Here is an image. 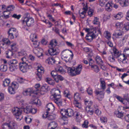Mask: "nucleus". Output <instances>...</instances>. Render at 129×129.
<instances>
[{"label":"nucleus","instance_id":"12","mask_svg":"<svg viewBox=\"0 0 129 129\" xmlns=\"http://www.w3.org/2000/svg\"><path fill=\"white\" fill-rule=\"evenodd\" d=\"M73 54L72 51L69 50L65 49L62 51L61 52V55L62 59L68 56H70Z\"/></svg>","mask_w":129,"mask_h":129},{"label":"nucleus","instance_id":"4","mask_svg":"<svg viewBox=\"0 0 129 129\" xmlns=\"http://www.w3.org/2000/svg\"><path fill=\"white\" fill-rule=\"evenodd\" d=\"M85 30L87 33L85 38L88 42H91L98 36V34L96 33V31L95 30L89 28H86Z\"/></svg>","mask_w":129,"mask_h":129},{"label":"nucleus","instance_id":"45","mask_svg":"<svg viewBox=\"0 0 129 129\" xmlns=\"http://www.w3.org/2000/svg\"><path fill=\"white\" fill-rule=\"evenodd\" d=\"M2 41L3 42L5 43L8 45H10V44L12 43V42H11L8 39L3 38L2 39Z\"/></svg>","mask_w":129,"mask_h":129},{"label":"nucleus","instance_id":"2","mask_svg":"<svg viewBox=\"0 0 129 129\" xmlns=\"http://www.w3.org/2000/svg\"><path fill=\"white\" fill-rule=\"evenodd\" d=\"M32 107L31 106H26V108H24L23 105L21 107L14 108L13 109L12 111L14 115L16 117V118L17 119H19L22 117L21 114L23 111L24 113L26 114L30 113Z\"/></svg>","mask_w":129,"mask_h":129},{"label":"nucleus","instance_id":"57","mask_svg":"<svg viewBox=\"0 0 129 129\" xmlns=\"http://www.w3.org/2000/svg\"><path fill=\"white\" fill-rule=\"evenodd\" d=\"M16 98L17 100H18V102H20V104H21V105H23L22 103L23 100L22 99V96L20 95H18L16 96Z\"/></svg>","mask_w":129,"mask_h":129},{"label":"nucleus","instance_id":"46","mask_svg":"<svg viewBox=\"0 0 129 129\" xmlns=\"http://www.w3.org/2000/svg\"><path fill=\"white\" fill-rule=\"evenodd\" d=\"M7 12L6 11H4L3 12H2L1 11H0V18L2 17H3V16L6 18H9V16H8V15H6V14Z\"/></svg>","mask_w":129,"mask_h":129},{"label":"nucleus","instance_id":"1","mask_svg":"<svg viewBox=\"0 0 129 129\" xmlns=\"http://www.w3.org/2000/svg\"><path fill=\"white\" fill-rule=\"evenodd\" d=\"M63 67L66 70H64L62 67H59L55 68V71L62 74L64 73L66 71H67L69 74L72 76L79 74L82 68V66L81 64L79 65L76 68L69 67L66 65L64 66Z\"/></svg>","mask_w":129,"mask_h":129},{"label":"nucleus","instance_id":"20","mask_svg":"<svg viewBox=\"0 0 129 129\" xmlns=\"http://www.w3.org/2000/svg\"><path fill=\"white\" fill-rule=\"evenodd\" d=\"M57 126V124L55 122H52L49 123L48 125V129H56Z\"/></svg>","mask_w":129,"mask_h":129},{"label":"nucleus","instance_id":"63","mask_svg":"<svg viewBox=\"0 0 129 129\" xmlns=\"http://www.w3.org/2000/svg\"><path fill=\"white\" fill-rule=\"evenodd\" d=\"M21 17L20 14L17 15L16 14H14L12 15V17L18 20Z\"/></svg>","mask_w":129,"mask_h":129},{"label":"nucleus","instance_id":"18","mask_svg":"<svg viewBox=\"0 0 129 129\" xmlns=\"http://www.w3.org/2000/svg\"><path fill=\"white\" fill-rule=\"evenodd\" d=\"M61 97H57L55 98H54V102L57 105L58 107H60L62 106V101L60 99Z\"/></svg>","mask_w":129,"mask_h":129},{"label":"nucleus","instance_id":"43","mask_svg":"<svg viewBox=\"0 0 129 129\" xmlns=\"http://www.w3.org/2000/svg\"><path fill=\"white\" fill-rule=\"evenodd\" d=\"M46 81L49 84L53 85L54 84V81L51 78H47L46 79Z\"/></svg>","mask_w":129,"mask_h":129},{"label":"nucleus","instance_id":"7","mask_svg":"<svg viewBox=\"0 0 129 129\" xmlns=\"http://www.w3.org/2000/svg\"><path fill=\"white\" fill-rule=\"evenodd\" d=\"M44 72V69L42 66L38 67L37 72H36V78L38 81H40L42 79V75Z\"/></svg>","mask_w":129,"mask_h":129},{"label":"nucleus","instance_id":"24","mask_svg":"<svg viewBox=\"0 0 129 129\" xmlns=\"http://www.w3.org/2000/svg\"><path fill=\"white\" fill-rule=\"evenodd\" d=\"M113 5L111 2H108L106 4L105 7V9L108 11H110L111 10V8Z\"/></svg>","mask_w":129,"mask_h":129},{"label":"nucleus","instance_id":"52","mask_svg":"<svg viewBox=\"0 0 129 129\" xmlns=\"http://www.w3.org/2000/svg\"><path fill=\"white\" fill-rule=\"evenodd\" d=\"M123 54H125L126 57L129 56V48L126 47L124 49Z\"/></svg>","mask_w":129,"mask_h":129},{"label":"nucleus","instance_id":"26","mask_svg":"<svg viewBox=\"0 0 129 129\" xmlns=\"http://www.w3.org/2000/svg\"><path fill=\"white\" fill-rule=\"evenodd\" d=\"M100 81V85L101 88L104 90L106 88V83L104 79L103 78H101Z\"/></svg>","mask_w":129,"mask_h":129},{"label":"nucleus","instance_id":"14","mask_svg":"<svg viewBox=\"0 0 129 129\" xmlns=\"http://www.w3.org/2000/svg\"><path fill=\"white\" fill-rule=\"evenodd\" d=\"M46 62L49 64L51 65L56 64L57 61L55 60V58L52 56L51 58H48L46 60Z\"/></svg>","mask_w":129,"mask_h":129},{"label":"nucleus","instance_id":"60","mask_svg":"<svg viewBox=\"0 0 129 129\" xmlns=\"http://www.w3.org/2000/svg\"><path fill=\"white\" fill-rule=\"evenodd\" d=\"M8 38L11 39H13L14 38V33L10 32V31H8Z\"/></svg>","mask_w":129,"mask_h":129},{"label":"nucleus","instance_id":"34","mask_svg":"<svg viewBox=\"0 0 129 129\" xmlns=\"http://www.w3.org/2000/svg\"><path fill=\"white\" fill-rule=\"evenodd\" d=\"M10 80L9 79H5L3 81V85L4 87H7L8 86L10 83Z\"/></svg>","mask_w":129,"mask_h":129},{"label":"nucleus","instance_id":"62","mask_svg":"<svg viewBox=\"0 0 129 129\" xmlns=\"http://www.w3.org/2000/svg\"><path fill=\"white\" fill-rule=\"evenodd\" d=\"M35 57L31 54H30L28 57V60H30L31 61H34L35 60Z\"/></svg>","mask_w":129,"mask_h":129},{"label":"nucleus","instance_id":"47","mask_svg":"<svg viewBox=\"0 0 129 129\" xmlns=\"http://www.w3.org/2000/svg\"><path fill=\"white\" fill-rule=\"evenodd\" d=\"M7 69V67L6 65L2 64L0 66V70L2 71H6Z\"/></svg>","mask_w":129,"mask_h":129},{"label":"nucleus","instance_id":"40","mask_svg":"<svg viewBox=\"0 0 129 129\" xmlns=\"http://www.w3.org/2000/svg\"><path fill=\"white\" fill-rule=\"evenodd\" d=\"M9 66V70L11 72H13L15 71L18 67V66H14L12 65H11Z\"/></svg>","mask_w":129,"mask_h":129},{"label":"nucleus","instance_id":"36","mask_svg":"<svg viewBox=\"0 0 129 129\" xmlns=\"http://www.w3.org/2000/svg\"><path fill=\"white\" fill-rule=\"evenodd\" d=\"M64 79V78L62 76L60 75H58L56 78H54V80L57 83H58L59 81V80L60 81H62Z\"/></svg>","mask_w":129,"mask_h":129},{"label":"nucleus","instance_id":"25","mask_svg":"<svg viewBox=\"0 0 129 129\" xmlns=\"http://www.w3.org/2000/svg\"><path fill=\"white\" fill-rule=\"evenodd\" d=\"M123 25L122 26L121 29L126 31L128 30H129V23H124V22H123Z\"/></svg>","mask_w":129,"mask_h":129},{"label":"nucleus","instance_id":"5","mask_svg":"<svg viewBox=\"0 0 129 129\" xmlns=\"http://www.w3.org/2000/svg\"><path fill=\"white\" fill-rule=\"evenodd\" d=\"M34 22V19L32 17H25L22 21L23 28H25V25L28 26H33Z\"/></svg>","mask_w":129,"mask_h":129},{"label":"nucleus","instance_id":"10","mask_svg":"<svg viewBox=\"0 0 129 129\" xmlns=\"http://www.w3.org/2000/svg\"><path fill=\"white\" fill-rule=\"evenodd\" d=\"M42 117L44 118H47L49 120H53L55 119L56 115L54 114H49L48 112H46L43 114Z\"/></svg>","mask_w":129,"mask_h":129},{"label":"nucleus","instance_id":"27","mask_svg":"<svg viewBox=\"0 0 129 129\" xmlns=\"http://www.w3.org/2000/svg\"><path fill=\"white\" fill-rule=\"evenodd\" d=\"M121 57L120 59H118L120 60V61L122 62V63L124 64L126 63V60L127 58V57L125 54L123 53V55H120Z\"/></svg>","mask_w":129,"mask_h":129},{"label":"nucleus","instance_id":"23","mask_svg":"<svg viewBox=\"0 0 129 129\" xmlns=\"http://www.w3.org/2000/svg\"><path fill=\"white\" fill-rule=\"evenodd\" d=\"M13 55V52L10 50H8L6 52V57L8 58H11Z\"/></svg>","mask_w":129,"mask_h":129},{"label":"nucleus","instance_id":"64","mask_svg":"<svg viewBox=\"0 0 129 129\" xmlns=\"http://www.w3.org/2000/svg\"><path fill=\"white\" fill-rule=\"evenodd\" d=\"M104 35L105 37L107 39H108L111 38L110 34L108 31L105 32H104Z\"/></svg>","mask_w":129,"mask_h":129},{"label":"nucleus","instance_id":"56","mask_svg":"<svg viewBox=\"0 0 129 129\" xmlns=\"http://www.w3.org/2000/svg\"><path fill=\"white\" fill-rule=\"evenodd\" d=\"M114 97L116 98L119 101L122 103L123 104H124V103L123 102V101L124 100L120 96L117 95L116 94H115Z\"/></svg>","mask_w":129,"mask_h":129},{"label":"nucleus","instance_id":"21","mask_svg":"<svg viewBox=\"0 0 129 129\" xmlns=\"http://www.w3.org/2000/svg\"><path fill=\"white\" fill-rule=\"evenodd\" d=\"M66 57H64V58L62 59L64 61L67 63L68 62L70 63L73 57V54H71L70 56H66Z\"/></svg>","mask_w":129,"mask_h":129},{"label":"nucleus","instance_id":"54","mask_svg":"<svg viewBox=\"0 0 129 129\" xmlns=\"http://www.w3.org/2000/svg\"><path fill=\"white\" fill-rule=\"evenodd\" d=\"M74 101H77L80 99V97L78 93H77L75 94L74 95Z\"/></svg>","mask_w":129,"mask_h":129},{"label":"nucleus","instance_id":"59","mask_svg":"<svg viewBox=\"0 0 129 129\" xmlns=\"http://www.w3.org/2000/svg\"><path fill=\"white\" fill-rule=\"evenodd\" d=\"M51 74L54 79V78H56V76L58 75L57 73V72L56 71H52L51 72Z\"/></svg>","mask_w":129,"mask_h":129},{"label":"nucleus","instance_id":"48","mask_svg":"<svg viewBox=\"0 0 129 129\" xmlns=\"http://www.w3.org/2000/svg\"><path fill=\"white\" fill-rule=\"evenodd\" d=\"M91 68H92V70L96 73L98 72L99 71V69L98 66L96 65L91 66Z\"/></svg>","mask_w":129,"mask_h":129},{"label":"nucleus","instance_id":"51","mask_svg":"<svg viewBox=\"0 0 129 129\" xmlns=\"http://www.w3.org/2000/svg\"><path fill=\"white\" fill-rule=\"evenodd\" d=\"M74 104L75 106L78 109H80L81 107V104L77 101H74Z\"/></svg>","mask_w":129,"mask_h":129},{"label":"nucleus","instance_id":"3","mask_svg":"<svg viewBox=\"0 0 129 129\" xmlns=\"http://www.w3.org/2000/svg\"><path fill=\"white\" fill-rule=\"evenodd\" d=\"M21 60L22 61L18 65L19 69L21 71L24 73L27 71L29 69L32 68V62H29L25 57L22 58Z\"/></svg>","mask_w":129,"mask_h":129},{"label":"nucleus","instance_id":"6","mask_svg":"<svg viewBox=\"0 0 129 129\" xmlns=\"http://www.w3.org/2000/svg\"><path fill=\"white\" fill-rule=\"evenodd\" d=\"M16 125L15 122L10 121L8 123H5L2 126L3 129H15V126Z\"/></svg>","mask_w":129,"mask_h":129},{"label":"nucleus","instance_id":"9","mask_svg":"<svg viewBox=\"0 0 129 129\" xmlns=\"http://www.w3.org/2000/svg\"><path fill=\"white\" fill-rule=\"evenodd\" d=\"M52 95L51 97L53 96L54 98L57 97H61L60 95V91L58 89L54 88L52 89L51 91Z\"/></svg>","mask_w":129,"mask_h":129},{"label":"nucleus","instance_id":"39","mask_svg":"<svg viewBox=\"0 0 129 129\" xmlns=\"http://www.w3.org/2000/svg\"><path fill=\"white\" fill-rule=\"evenodd\" d=\"M8 90L9 92L11 94H14L15 92V89L12 86L9 87Z\"/></svg>","mask_w":129,"mask_h":129},{"label":"nucleus","instance_id":"53","mask_svg":"<svg viewBox=\"0 0 129 129\" xmlns=\"http://www.w3.org/2000/svg\"><path fill=\"white\" fill-rule=\"evenodd\" d=\"M11 86L15 89H17L19 87V84L16 82H13L11 84Z\"/></svg>","mask_w":129,"mask_h":129},{"label":"nucleus","instance_id":"30","mask_svg":"<svg viewBox=\"0 0 129 129\" xmlns=\"http://www.w3.org/2000/svg\"><path fill=\"white\" fill-rule=\"evenodd\" d=\"M64 96L70 100L71 99V95L69 91L68 90L64 91L63 92Z\"/></svg>","mask_w":129,"mask_h":129},{"label":"nucleus","instance_id":"29","mask_svg":"<svg viewBox=\"0 0 129 129\" xmlns=\"http://www.w3.org/2000/svg\"><path fill=\"white\" fill-rule=\"evenodd\" d=\"M95 59L96 63L98 64H101V63H103V62L102 60L101 57L98 55L96 56Z\"/></svg>","mask_w":129,"mask_h":129},{"label":"nucleus","instance_id":"15","mask_svg":"<svg viewBox=\"0 0 129 129\" xmlns=\"http://www.w3.org/2000/svg\"><path fill=\"white\" fill-rule=\"evenodd\" d=\"M113 52L112 53L114 56L117 58L120 56L121 55V51L117 50L115 47H114L113 49Z\"/></svg>","mask_w":129,"mask_h":129},{"label":"nucleus","instance_id":"58","mask_svg":"<svg viewBox=\"0 0 129 129\" xmlns=\"http://www.w3.org/2000/svg\"><path fill=\"white\" fill-rule=\"evenodd\" d=\"M108 0H99V4L101 6H103L105 5L106 2Z\"/></svg>","mask_w":129,"mask_h":129},{"label":"nucleus","instance_id":"32","mask_svg":"<svg viewBox=\"0 0 129 129\" xmlns=\"http://www.w3.org/2000/svg\"><path fill=\"white\" fill-rule=\"evenodd\" d=\"M10 47L11 48V49L13 52H15L17 50V47L16 43H12L10 44Z\"/></svg>","mask_w":129,"mask_h":129},{"label":"nucleus","instance_id":"33","mask_svg":"<svg viewBox=\"0 0 129 129\" xmlns=\"http://www.w3.org/2000/svg\"><path fill=\"white\" fill-rule=\"evenodd\" d=\"M34 38L31 39V41L32 42V44L33 45V46L34 47V48H37V47L39 45V42H38L37 40H34Z\"/></svg>","mask_w":129,"mask_h":129},{"label":"nucleus","instance_id":"16","mask_svg":"<svg viewBox=\"0 0 129 129\" xmlns=\"http://www.w3.org/2000/svg\"><path fill=\"white\" fill-rule=\"evenodd\" d=\"M121 108H119L118 109V111L115 112V114L117 117L122 119L123 118V113L121 111Z\"/></svg>","mask_w":129,"mask_h":129},{"label":"nucleus","instance_id":"8","mask_svg":"<svg viewBox=\"0 0 129 129\" xmlns=\"http://www.w3.org/2000/svg\"><path fill=\"white\" fill-rule=\"evenodd\" d=\"M48 51L49 54L53 56L57 55L60 52L59 49L55 47L50 48Z\"/></svg>","mask_w":129,"mask_h":129},{"label":"nucleus","instance_id":"37","mask_svg":"<svg viewBox=\"0 0 129 129\" xmlns=\"http://www.w3.org/2000/svg\"><path fill=\"white\" fill-rule=\"evenodd\" d=\"M119 2L122 7H125L128 5L126 2V0H120Z\"/></svg>","mask_w":129,"mask_h":129},{"label":"nucleus","instance_id":"61","mask_svg":"<svg viewBox=\"0 0 129 129\" xmlns=\"http://www.w3.org/2000/svg\"><path fill=\"white\" fill-rule=\"evenodd\" d=\"M25 120L27 124H29L30 123L32 120L31 118L29 117H25Z\"/></svg>","mask_w":129,"mask_h":129},{"label":"nucleus","instance_id":"42","mask_svg":"<svg viewBox=\"0 0 129 129\" xmlns=\"http://www.w3.org/2000/svg\"><path fill=\"white\" fill-rule=\"evenodd\" d=\"M92 23L93 24L97 25L98 26H100V23L99 21V19L97 17H94Z\"/></svg>","mask_w":129,"mask_h":129},{"label":"nucleus","instance_id":"49","mask_svg":"<svg viewBox=\"0 0 129 129\" xmlns=\"http://www.w3.org/2000/svg\"><path fill=\"white\" fill-rule=\"evenodd\" d=\"M122 13L121 12H119L116 15L114 16L117 19H120L123 17Z\"/></svg>","mask_w":129,"mask_h":129},{"label":"nucleus","instance_id":"38","mask_svg":"<svg viewBox=\"0 0 129 129\" xmlns=\"http://www.w3.org/2000/svg\"><path fill=\"white\" fill-rule=\"evenodd\" d=\"M32 103L36 104L38 106H40L41 104L40 100L38 99H36L34 100H33Z\"/></svg>","mask_w":129,"mask_h":129},{"label":"nucleus","instance_id":"44","mask_svg":"<svg viewBox=\"0 0 129 129\" xmlns=\"http://www.w3.org/2000/svg\"><path fill=\"white\" fill-rule=\"evenodd\" d=\"M41 89L45 90L46 92L49 90V88L48 86L46 84H44L41 87Z\"/></svg>","mask_w":129,"mask_h":129},{"label":"nucleus","instance_id":"41","mask_svg":"<svg viewBox=\"0 0 129 129\" xmlns=\"http://www.w3.org/2000/svg\"><path fill=\"white\" fill-rule=\"evenodd\" d=\"M66 109H61L60 111V113L61 114L62 116V119H64V118L66 117Z\"/></svg>","mask_w":129,"mask_h":129},{"label":"nucleus","instance_id":"55","mask_svg":"<svg viewBox=\"0 0 129 129\" xmlns=\"http://www.w3.org/2000/svg\"><path fill=\"white\" fill-rule=\"evenodd\" d=\"M89 124L88 121L87 120H85L82 125V126L83 128H85L88 127V124Z\"/></svg>","mask_w":129,"mask_h":129},{"label":"nucleus","instance_id":"22","mask_svg":"<svg viewBox=\"0 0 129 129\" xmlns=\"http://www.w3.org/2000/svg\"><path fill=\"white\" fill-rule=\"evenodd\" d=\"M18 61L16 59H13L9 60L7 62L8 64L9 65H12L14 66H18L19 64L18 63Z\"/></svg>","mask_w":129,"mask_h":129},{"label":"nucleus","instance_id":"19","mask_svg":"<svg viewBox=\"0 0 129 129\" xmlns=\"http://www.w3.org/2000/svg\"><path fill=\"white\" fill-rule=\"evenodd\" d=\"M45 109L47 111L46 112H48L49 111L52 112L54 110V107L52 103H50L46 105Z\"/></svg>","mask_w":129,"mask_h":129},{"label":"nucleus","instance_id":"28","mask_svg":"<svg viewBox=\"0 0 129 129\" xmlns=\"http://www.w3.org/2000/svg\"><path fill=\"white\" fill-rule=\"evenodd\" d=\"M32 92V90L30 88H28L23 91V94L25 96L29 95L30 96V94Z\"/></svg>","mask_w":129,"mask_h":129},{"label":"nucleus","instance_id":"17","mask_svg":"<svg viewBox=\"0 0 129 129\" xmlns=\"http://www.w3.org/2000/svg\"><path fill=\"white\" fill-rule=\"evenodd\" d=\"M74 114V111L71 109L68 108L66 109V119H67V117H71L73 116Z\"/></svg>","mask_w":129,"mask_h":129},{"label":"nucleus","instance_id":"13","mask_svg":"<svg viewBox=\"0 0 129 129\" xmlns=\"http://www.w3.org/2000/svg\"><path fill=\"white\" fill-rule=\"evenodd\" d=\"M95 93L98 96L97 99L99 101H102L104 98L105 93L104 91H99L97 90L94 91Z\"/></svg>","mask_w":129,"mask_h":129},{"label":"nucleus","instance_id":"35","mask_svg":"<svg viewBox=\"0 0 129 129\" xmlns=\"http://www.w3.org/2000/svg\"><path fill=\"white\" fill-rule=\"evenodd\" d=\"M14 8V6L12 5H10L8 6L6 8V11L7 12H8V16H9V14H10V11H12L13 10V8Z\"/></svg>","mask_w":129,"mask_h":129},{"label":"nucleus","instance_id":"31","mask_svg":"<svg viewBox=\"0 0 129 129\" xmlns=\"http://www.w3.org/2000/svg\"><path fill=\"white\" fill-rule=\"evenodd\" d=\"M57 44V42L56 40L53 39L50 41L49 45L51 46V47H55Z\"/></svg>","mask_w":129,"mask_h":129},{"label":"nucleus","instance_id":"11","mask_svg":"<svg viewBox=\"0 0 129 129\" xmlns=\"http://www.w3.org/2000/svg\"><path fill=\"white\" fill-rule=\"evenodd\" d=\"M33 51L34 53L38 57H40L43 55V50L41 48H34Z\"/></svg>","mask_w":129,"mask_h":129},{"label":"nucleus","instance_id":"50","mask_svg":"<svg viewBox=\"0 0 129 129\" xmlns=\"http://www.w3.org/2000/svg\"><path fill=\"white\" fill-rule=\"evenodd\" d=\"M19 55L20 56H24L23 57H25L26 56L27 54L26 52L24 50H22L19 53Z\"/></svg>","mask_w":129,"mask_h":129}]
</instances>
